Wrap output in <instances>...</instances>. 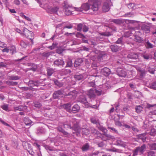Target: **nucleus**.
Segmentation results:
<instances>
[{
  "mask_svg": "<svg viewBox=\"0 0 156 156\" xmlns=\"http://www.w3.org/2000/svg\"><path fill=\"white\" fill-rule=\"evenodd\" d=\"M64 128H72L76 133V135H78L81 130L83 134L87 135L89 133L90 131L87 129L82 128L81 129L79 126L78 122L75 119H72L70 124H65L64 125Z\"/></svg>",
  "mask_w": 156,
  "mask_h": 156,
  "instance_id": "nucleus-1",
  "label": "nucleus"
},
{
  "mask_svg": "<svg viewBox=\"0 0 156 156\" xmlns=\"http://www.w3.org/2000/svg\"><path fill=\"white\" fill-rule=\"evenodd\" d=\"M67 93L64 90H60L55 91L53 94V97L54 98L56 99L58 98L61 95H63L64 93L66 96H71V98L74 99L77 96V92L75 90H73Z\"/></svg>",
  "mask_w": 156,
  "mask_h": 156,
  "instance_id": "nucleus-2",
  "label": "nucleus"
},
{
  "mask_svg": "<svg viewBox=\"0 0 156 156\" xmlns=\"http://www.w3.org/2000/svg\"><path fill=\"white\" fill-rule=\"evenodd\" d=\"M78 101L84 105L86 108L91 107L94 108H97V106L95 105H90L87 101L85 96L83 95L80 96L78 98Z\"/></svg>",
  "mask_w": 156,
  "mask_h": 156,
  "instance_id": "nucleus-3",
  "label": "nucleus"
},
{
  "mask_svg": "<svg viewBox=\"0 0 156 156\" xmlns=\"http://www.w3.org/2000/svg\"><path fill=\"white\" fill-rule=\"evenodd\" d=\"M88 2L91 6L90 9L94 11H96L98 10L100 4L98 0H88Z\"/></svg>",
  "mask_w": 156,
  "mask_h": 156,
  "instance_id": "nucleus-4",
  "label": "nucleus"
},
{
  "mask_svg": "<svg viewBox=\"0 0 156 156\" xmlns=\"http://www.w3.org/2000/svg\"><path fill=\"white\" fill-rule=\"evenodd\" d=\"M23 34L28 38L31 40L32 44H33V39L34 38V34L33 33L28 30L27 29L24 28L23 30Z\"/></svg>",
  "mask_w": 156,
  "mask_h": 156,
  "instance_id": "nucleus-5",
  "label": "nucleus"
},
{
  "mask_svg": "<svg viewBox=\"0 0 156 156\" xmlns=\"http://www.w3.org/2000/svg\"><path fill=\"white\" fill-rule=\"evenodd\" d=\"M146 148V145L143 144L141 147H136L133 151V156H136L138 154V153L140 154H143L145 151Z\"/></svg>",
  "mask_w": 156,
  "mask_h": 156,
  "instance_id": "nucleus-6",
  "label": "nucleus"
},
{
  "mask_svg": "<svg viewBox=\"0 0 156 156\" xmlns=\"http://www.w3.org/2000/svg\"><path fill=\"white\" fill-rule=\"evenodd\" d=\"M138 33H140L139 31H136L135 28L131 27L130 30L129 31L126 33V35L128 37L129 36H131L132 34H137Z\"/></svg>",
  "mask_w": 156,
  "mask_h": 156,
  "instance_id": "nucleus-7",
  "label": "nucleus"
},
{
  "mask_svg": "<svg viewBox=\"0 0 156 156\" xmlns=\"http://www.w3.org/2000/svg\"><path fill=\"white\" fill-rule=\"evenodd\" d=\"M87 94L91 99H94L96 96L94 89H90L87 91Z\"/></svg>",
  "mask_w": 156,
  "mask_h": 156,
  "instance_id": "nucleus-8",
  "label": "nucleus"
},
{
  "mask_svg": "<svg viewBox=\"0 0 156 156\" xmlns=\"http://www.w3.org/2000/svg\"><path fill=\"white\" fill-rule=\"evenodd\" d=\"M117 72L118 75L119 76L124 77L126 76V72L125 70L120 68L118 69Z\"/></svg>",
  "mask_w": 156,
  "mask_h": 156,
  "instance_id": "nucleus-9",
  "label": "nucleus"
},
{
  "mask_svg": "<svg viewBox=\"0 0 156 156\" xmlns=\"http://www.w3.org/2000/svg\"><path fill=\"white\" fill-rule=\"evenodd\" d=\"M127 57L132 59H137L138 58V55L137 53H132L129 54Z\"/></svg>",
  "mask_w": 156,
  "mask_h": 156,
  "instance_id": "nucleus-10",
  "label": "nucleus"
},
{
  "mask_svg": "<svg viewBox=\"0 0 156 156\" xmlns=\"http://www.w3.org/2000/svg\"><path fill=\"white\" fill-rule=\"evenodd\" d=\"M64 64V62L62 59H58L54 62V64L55 66H63Z\"/></svg>",
  "mask_w": 156,
  "mask_h": 156,
  "instance_id": "nucleus-11",
  "label": "nucleus"
},
{
  "mask_svg": "<svg viewBox=\"0 0 156 156\" xmlns=\"http://www.w3.org/2000/svg\"><path fill=\"white\" fill-rule=\"evenodd\" d=\"M89 3H84L81 6L82 9V11L84 10L87 11L90 8V6L89 5Z\"/></svg>",
  "mask_w": 156,
  "mask_h": 156,
  "instance_id": "nucleus-12",
  "label": "nucleus"
},
{
  "mask_svg": "<svg viewBox=\"0 0 156 156\" xmlns=\"http://www.w3.org/2000/svg\"><path fill=\"white\" fill-rule=\"evenodd\" d=\"M103 11L105 12H107L110 9L109 6L108 2H105L102 7Z\"/></svg>",
  "mask_w": 156,
  "mask_h": 156,
  "instance_id": "nucleus-13",
  "label": "nucleus"
},
{
  "mask_svg": "<svg viewBox=\"0 0 156 156\" xmlns=\"http://www.w3.org/2000/svg\"><path fill=\"white\" fill-rule=\"evenodd\" d=\"M102 72L103 74L105 76H108L111 73L110 69L107 67L104 68L102 70Z\"/></svg>",
  "mask_w": 156,
  "mask_h": 156,
  "instance_id": "nucleus-14",
  "label": "nucleus"
},
{
  "mask_svg": "<svg viewBox=\"0 0 156 156\" xmlns=\"http://www.w3.org/2000/svg\"><path fill=\"white\" fill-rule=\"evenodd\" d=\"M58 9V7H50L49 9L50 12L56 14L57 11Z\"/></svg>",
  "mask_w": 156,
  "mask_h": 156,
  "instance_id": "nucleus-15",
  "label": "nucleus"
},
{
  "mask_svg": "<svg viewBox=\"0 0 156 156\" xmlns=\"http://www.w3.org/2000/svg\"><path fill=\"white\" fill-rule=\"evenodd\" d=\"M141 29L146 33H149L150 31V27L145 24L142 25Z\"/></svg>",
  "mask_w": 156,
  "mask_h": 156,
  "instance_id": "nucleus-16",
  "label": "nucleus"
},
{
  "mask_svg": "<svg viewBox=\"0 0 156 156\" xmlns=\"http://www.w3.org/2000/svg\"><path fill=\"white\" fill-rule=\"evenodd\" d=\"M116 142L118 145L122 146L123 147H125L126 146V143L122 140L119 138H118L116 139Z\"/></svg>",
  "mask_w": 156,
  "mask_h": 156,
  "instance_id": "nucleus-17",
  "label": "nucleus"
},
{
  "mask_svg": "<svg viewBox=\"0 0 156 156\" xmlns=\"http://www.w3.org/2000/svg\"><path fill=\"white\" fill-rule=\"evenodd\" d=\"M89 129L91 133L97 134L98 136H100L101 135V134L94 128H90Z\"/></svg>",
  "mask_w": 156,
  "mask_h": 156,
  "instance_id": "nucleus-18",
  "label": "nucleus"
},
{
  "mask_svg": "<svg viewBox=\"0 0 156 156\" xmlns=\"http://www.w3.org/2000/svg\"><path fill=\"white\" fill-rule=\"evenodd\" d=\"M83 62L82 58H78L76 59L74 62V66L75 67H77L80 66Z\"/></svg>",
  "mask_w": 156,
  "mask_h": 156,
  "instance_id": "nucleus-19",
  "label": "nucleus"
},
{
  "mask_svg": "<svg viewBox=\"0 0 156 156\" xmlns=\"http://www.w3.org/2000/svg\"><path fill=\"white\" fill-rule=\"evenodd\" d=\"M99 34L102 36H104L106 37H109L112 35V32L108 31H107L105 32L99 33Z\"/></svg>",
  "mask_w": 156,
  "mask_h": 156,
  "instance_id": "nucleus-20",
  "label": "nucleus"
},
{
  "mask_svg": "<svg viewBox=\"0 0 156 156\" xmlns=\"http://www.w3.org/2000/svg\"><path fill=\"white\" fill-rule=\"evenodd\" d=\"M57 129L58 131L63 133L64 135L67 136L69 135V134L68 133L65 131L62 128L60 127H58L57 128Z\"/></svg>",
  "mask_w": 156,
  "mask_h": 156,
  "instance_id": "nucleus-21",
  "label": "nucleus"
},
{
  "mask_svg": "<svg viewBox=\"0 0 156 156\" xmlns=\"http://www.w3.org/2000/svg\"><path fill=\"white\" fill-rule=\"evenodd\" d=\"M80 109V107L77 104H76L73 106L72 108V110L71 111L73 113H76L78 112Z\"/></svg>",
  "mask_w": 156,
  "mask_h": 156,
  "instance_id": "nucleus-22",
  "label": "nucleus"
},
{
  "mask_svg": "<svg viewBox=\"0 0 156 156\" xmlns=\"http://www.w3.org/2000/svg\"><path fill=\"white\" fill-rule=\"evenodd\" d=\"M110 48L113 52L117 51L119 49V47L115 44L111 45Z\"/></svg>",
  "mask_w": 156,
  "mask_h": 156,
  "instance_id": "nucleus-23",
  "label": "nucleus"
},
{
  "mask_svg": "<svg viewBox=\"0 0 156 156\" xmlns=\"http://www.w3.org/2000/svg\"><path fill=\"white\" fill-rule=\"evenodd\" d=\"M47 74L49 76H51L55 72L54 69L50 68H47Z\"/></svg>",
  "mask_w": 156,
  "mask_h": 156,
  "instance_id": "nucleus-24",
  "label": "nucleus"
},
{
  "mask_svg": "<svg viewBox=\"0 0 156 156\" xmlns=\"http://www.w3.org/2000/svg\"><path fill=\"white\" fill-rule=\"evenodd\" d=\"M71 104L69 103L64 105L63 107L68 112H71L72 111L71 109Z\"/></svg>",
  "mask_w": 156,
  "mask_h": 156,
  "instance_id": "nucleus-25",
  "label": "nucleus"
},
{
  "mask_svg": "<svg viewBox=\"0 0 156 156\" xmlns=\"http://www.w3.org/2000/svg\"><path fill=\"white\" fill-rule=\"evenodd\" d=\"M145 133H143L137 136V137L139 139H141L143 142L146 141V136Z\"/></svg>",
  "mask_w": 156,
  "mask_h": 156,
  "instance_id": "nucleus-26",
  "label": "nucleus"
},
{
  "mask_svg": "<svg viewBox=\"0 0 156 156\" xmlns=\"http://www.w3.org/2000/svg\"><path fill=\"white\" fill-rule=\"evenodd\" d=\"M24 121L25 124L27 126H30L32 123L31 121L27 117L24 118Z\"/></svg>",
  "mask_w": 156,
  "mask_h": 156,
  "instance_id": "nucleus-27",
  "label": "nucleus"
},
{
  "mask_svg": "<svg viewBox=\"0 0 156 156\" xmlns=\"http://www.w3.org/2000/svg\"><path fill=\"white\" fill-rule=\"evenodd\" d=\"M29 83L30 84H33V85H32L31 87L33 86H36L38 87L40 85V83L38 82V81H33V80H30L29 81Z\"/></svg>",
  "mask_w": 156,
  "mask_h": 156,
  "instance_id": "nucleus-28",
  "label": "nucleus"
},
{
  "mask_svg": "<svg viewBox=\"0 0 156 156\" xmlns=\"http://www.w3.org/2000/svg\"><path fill=\"white\" fill-rule=\"evenodd\" d=\"M90 146L88 143L85 144H84L82 148V150L83 151H87L89 148Z\"/></svg>",
  "mask_w": 156,
  "mask_h": 156,
  "instance_id": "nucleus-29",
  "label": "nucleus"
},
{
  "mask_svg": "<svg viewBox=\"0 0 156 156\" xmlns=\"http://www.w3.org/2000/svg\"><path fill=\"white\" fill-rule=\"evenodd\" d=\"M74 77L77 80H80L83 78V76L82 74L76 75L74 76Z\"/></svg>",
  "mask_w": 156,
  "mask_h": 156,
  "instance_id": "nucleus-30",
  "label": "nucleus"
},
{
  "mask_svg": "<svg viewBox=\"0 0 156 156\" xmlns=\"http://www.w3.org/2000/svg\"><path fill=\"white\" fill-rule=\"evenodd\" d=\"M148 145L151 149L156 150V143L148 144Z\"/></svg>",
  "mask_w": 156,
  "mask_h": 156,
  "instance_id": "nucleus-31",
  "label": "nucleus"
},
{
  "mask_svg": "<svg viewBox=\"0 0 156 156\" xmlns=\"http://www.w3.org/2000/svg\"><path fill=\"white\" fill-rule=\"evenodd\" d=\"M73 12V11L70 10V9H66L65 10V14L69 16L72 14H74V13Z\"/></svg>",
  "mask_w": 156,
  "mask_h": 156,
  "instance_id": "nucleus-32",
  "label": "nucleus"
},
{
  "mask_svg": "<svg viewBox=\"0 0 156 156\" xmlns=\"http://www.w3.org/2000/svg\"><path fill=\"white\" fill-rule=\"evenodd\" d=\"M146 47L147 48H153L154 47V45L151 43L149 41H147L146 43Z\"/></svg>",
  "mask_w": 156,
  "mask_h": 156,
  "instance_id": "nucleus-33",
  "label": "nucleus"
},
{
  "mask_svg": "<svg viewBox=\"0 0 156 156\" xmlns=\"http://www.w3.org/2000/svg\"><path fill=\"white\" fill-rule=\"evenodd\" d=\"M54 82L55 84L59 87H61L63 85V83L60 82L57 80H55Z\"/></svg>",
  "mask_w": 156,
  "mask_h": 156,
  "instance_id": "nucleus-34",
  "label": "nucleus"
},
{
  "mask_svg": "<svg viewBox=\"0 0 156 156\" xmlns=\"http://www.w3.org/2000/svg\"><path fill=\"white\" fill-rule=\"evenodd\" d=\"M20 78V77L18 76H9L8 78L9 79L12 80H16L19 79Z\"/></svg>",
  "mask_w": 156,
  "mask_h": 156,
  "instance_id": "nucleus-35",
  "label": "nucleus"
},
{
  "mask_svg": "<svg viewBox=\"0 0 156 156\" xmlns=\"http://www.w3.org/2000/svg\"><path fill=\"white\" fill-rule=\"evenodd\" d=\"M142 56L144 59L148 60L150 58V55L149 54L147 53L146 54H143L142 55Z\"/></svg>",
  "mask_w": 156,
  "mask_h": 156,
  "instance_id": "nucleus-36",
  "label": "nucleus"
},
{
  "mask_svg": "<svg viewBox=\"0 0 156 156\" xmlns=\"http://www.w3.org/2000/svg\"><path fill=\"white\" fill-rule=\"evenodd\" d=\"M149 86L150 88L156 90V81L150 84Z\"/></svg>",
  "mask_w": 156,
  "mask_h": 156,
  "instance_id": "nucleus-37",
  "label": "nucleus"
},
{
  "mask_svg": "<svg viewBox=\"0 0 156 156\" xmlns=\"http://www.w3.org/2000/svg\"><path fill=\"white\" fill-rule=\"evenodd\" d=\"M90 120L91 122L93 124H96L99 122L98 120L95 117L91 118Z\"/></svg>",
  "mask_w": 156,
  "mask_h": 156,
  "instance_id": "nucleus-38",
  "label": "nucleus"
},
{
  "mask_svg": "<svg viewBox=\"0 0 156 156\" xmlns=\"http://www.w3.org/2000/svg\"><path fill=\"white\" fill-rule=\"evenodd\" d=\"M44 132V129L42 128H38L37 129V134H41L43 133Z\"/></svg>",
  "mask_w": 156,
  "mask_h": 156,
  "instance_id": "nucleus-39",
  "label": "nucleus"
},
{
  "mask_svg": "<svg viewBox=\"0 0 156 156\" xmlns=\"http://www.w3.org/2000/svg\"><path fill=\"white\" fill-rule=\"evenodd\" d=\"M136 112L139 113L142 110V107L140 105L137 106L136 108Z\"/></svg>",
  "mask_w": 156,
  "mask_h": 156,
  "instance_id": "nucleus-40",
  "label": "nucleus"
},
{
  "mask_svg": "<svg viewBox=\"0 0 156 156\" xmlns=\"http://www.w3.org/2000/svg\"><path fill=\"white\" fill-rule=\"evenodd\" d=\"M135 39L136 41L139 42H140L142 41V39L141 37L137 36V34L135 35Z\"/></svg>",
  "mask_w": 156,
  "mask_h": 156,
  "instance_id": "nucleus-41",
  "label": "nucleus"
},
{
  "mask_svg": "<svg viewBox=\"0 0 156 156\" xmlns=\"http://www.w3.org/2000/svg\"><path fill=\"white\" fill-rule=\"evenodd\" d=\"M72 9L73 10V12L74 11H76L77 12L82 11V9L81 7L80 8L73 7L72 8Z\"/></svg>",
  "mask_w": 156,
  "mask_h": 156,
  "instance_id": "nucleus-42",
  "label": "nucleus"
},
{
  "mask_svg": "<svg viewBox=\"0 0 156 156\" xmlns=\"http://www.w3.org/2000/svg\"><path fill=\"white\" fill-rule=\"evenodd\" d=\"M23 110V107L22 106H20L18 107H15L14 108V111L16 112L17 110L20 111H22Z\"/></svg>",
  "mask_w": 156,
  "mask_h": 156,
  "instance_id": "nucleus-43",
  "label": "nucleus"
},
{
  "mask_svg": "<svg viewBox=\"0 0 156 156\" xmlns=\"http://www.w3.org/2000/svg\"><path fill=\"white\" fill-rule=\"evenodd\" d=\"M112 21L117 24L121 23L122 22V21L121 20L119 19H113Z\"/></svg>",
  "mask_w": 156,
  "mask_h": 156,
  "instance_id": "nucleus-44",
  "label": "nucleus"
},
{
  "mask_svg": "<svg viewBox=\"0 0 156 156\" xmlns=\"http://www.w3.org/2000/svg\"><path fill=\"white\" fill-rule=\"evenodd\" d=\"M63 7L66 9L70 7V6L68 4L67 2L65 1L64 3Z\"/></svg>",
  "mask_w": 156,
  "mask_h": 156,
  "instance_id": "nucleus-45",
  "label": "nucleus"
},
{
  "mask_svg": "<svg viewBox=\"0 0 156 156\" xmlns=\"http://www.w3.org/2000/svg\"><path fill=\"white\" fill-rule=\"evenodd\" d=\"M3 110L6 111H8V105H5L1 106Z\"/></svg>",
  "mask_w": 156,
  "mask_h": 156,
  "instance_id": "nucleus-46",
  "label": "nucleus"
},
{
  "mask_svg": "<svg viewBox=\"0 0 156 156\" xmlns=\"http://www.w3.org/2000/svg\"><path fill=\"white\" fill-rule=\"evenodd\" d=\"M67 67H70L72 66V61L71 59L69 60L67 62Z\"/></svg>",
  "mask_w": 156,
  "mask_h": 156,
  "instance_id": "nucleus-47",
  "label": "nucleus"
},
{
  "mask_svg": "<svg viewBox=\"0 0 156 156\" xmlns=\"http://www.w3.org/2000/svg\"><path fill=\"white\" fill-rule=\"evenodd\" d=\"M111 151L113 152H117L119 153H121L122 152V150L116 148H113L111 149Z\"/></svg>",
  "mask_w": 156,
  "mask_h": 156,
  "instance_id": "nucleus-48",
  "label": "nucleus"
},
{
  "mask_svg": "<svg viewBox=\"0 0 156 156\" xmlns=\"http://www.w3.org/2000/svg\"><path fill=\"white\" fill-rule=\"evenodd\" d=\"M21 46L23 48H25L27 46V44L24 41H21L20 43Z\"/></svg>",
  "mask_w": 156,
  "mask_h": 156,
  "instance_id": "nucleus-49",
  "label": "nucleus"
},
{
  "mask_svg": "<svg viewBox=\"0 0 156 156\" xmlns=\"http://www.w3.org/2000/svg\"><path fill=\"white\" fill-rule=\"evenodd\" d=\"M77 37H80L82 38H84V36L81 33H78L76 35Z\"/></svg>",
  "mask_w": 156,
  "mask_h": 156,
  "instance_id": "nucleus-50",
  "label": "nucleus"
},
{
  "mask_svg": "<svg viewBox=\"0 0 156 156\" xmlns=\"http://www.w3.org/2000/svg\"><path fill=\"white\" fill-rule=\"evenodd\" d=\"M7 46L6 44H5L4 42L0 41V47L1 48H5Z\"/></svg>",
  "mask_w": 156,
  "mask_h": 156,
  "instance_id": "nucleus-51",
  "label": "nucleus"
},
{
  "mask_svg": "<svg viewBox=\"0 0 156 156\" xmlns=\"http://www.w3.org/2000/svg\"><path fill=\"white\" fill-rule=\"evenodd\" d=\"M51 54V52H44L43 53V56L45 57H48Z\"/></svg>",
  "mask_w": 156,
  "mask_h": 156,
  "instance_id": "nucleus-52",
  "label": "nucleus"
},
{
  "mask_svg": "<svg viewBox=\"0 0 156 156\" xmlns=\"http://www.w3.org/2000/svg\"><path fill=\"white\" fill-rule=\"evenodd\" d=\"M6 83L7 84H12L14 85H16L17 84V83L16 82H11L9 81H7Z\"/></svg>",
  "mask_w": 156,
  "mask_h": 156,
  "instance_id": "nucleus-53",
  "label": "nucleus"
},
{
  "mask_svg": "<svg viewBox=\"0 0 156 156\" xmlns=\"http://www.w3.org/2000/svg\"><path fill=\"white\" fill-rule=\"evenodd\" d=\"M104 135H105V137L108 139V140H109L110 139H112L113 138V136H112L111 135L107 134H105Z\"/></svg>",
  "mask_w": 156,
  "mask_h": 156,
  "instance_id": "nucleus-54",
  "label": "nucleus"
},
{
  "mask_svg": "<svg viewBox=\"0 0 156 156\" xmlns=\"http://www.w3.org/2000/svg\"><path fill=\"white\" fill-rule=\"evenodd\" d=\"M99 137H100L103 140L106 141L108 140V139L105 137L104 135H102L101 134V135Z\"/></svg>",
  "mask_w": 156,
  "mask_h": 156,
  "instance_id": "nucleus-55",
  "label": "nucleus"
},
{
  "mask_svg": "<svg viewBox=\"0 0 156 156\" xmlns=\"http://www.w3.org/2000/svg\"><path fill=\"white\" fill-rule=\"evenodd\" d=\"M82 24H79L78 25L77 29V30L80 31L81 30L82 28Z\"/></svg>",
  "mask_w": 156,
  "mask_h": 156,
  "instance_id": "nucleus-56",
  "label": "nucleus"
},
{
  "mask_svg": "<svg viewBox=\"0 0 156 156\" xmlns=\"http://www.w3.org/2000/svg\"><path fill=\"white\" fill-rule=\"evenodd\" d=\"M94 92L95 93H96L98 95H101V91H99L96 89H94Z\"/></svg>",
  "mask_w": 156,
  "mask_h": 156,
  "instance_id": "nucleus-57",
  "label": "nucleus"
},
{
  "mask_svg": "<svg viewBox=\"0 0 156 156\" xmlns=\"http://www.w3.org/2000/svg\"><path fill=\"white\" fill-rule=\"evenodd\" d=\"M115 124L116 125L119 126H122L121 123L119 121H115Z\"/></svg>",
  "mask_w": 156,
  "mask_h": 156,
  "instance_id": "nucleus-58",
  "label": "nucleus"
},
{
  "mask_svg": "<svg viewBox=\"0 0 156 156\" xmlns=\"http://www.w3.org/2000/svg\"><path fill=\"white\" fill-rule=\"evenodd\" d=\"M2 51L3 52H6L8 53L9 51V49L8 47H5V48L2 50Z\"/></svg>",
  "mask_w": 156,
  "mask_h": 156,
  "instance_id": "nucleus-59",
  "label": "nucleus"
},
{
  "mask_svg": "<svg viewBox=\"0 0 156 156\" xmlns=\"http://www.w3.org/2000/svg\"><path fill=\"white\" fill-rule=\"evenodd\" d=\"M154 152L153 151H150L148 152V156H154Z\"/></svg>",
  "mask_w": 156,
  "mask_h": 156,
  "instance_id": "nucleus-60",
  "label": "nucleus"
},
{
  "mask_svg": "<svg viewBox=\"0 0 156 156\" xmlns=\"http://www.w3.org/2000/svg\"><path fill=\"white\" fill-rule=\"evenodd\" d=\"M7 64L6 63L3 62H0V68L3 67H6Z\"/></svg>",
  "mask_w": 156,
  "mask_h": 156,
  "instance_id": "nucleus-61",
  "label": "nucleus"
},
{
  "mask_svg": "<svg viewBox=\"0 0 156 156\" xmlns=\"http://www.w3.org/2000/svg\"><path fill=\"white\" fill-rule=\"evenodd\" d=\"M83 31L86 32L88 30V28L87 26L84 25L83 27Z\"/></svg>",
  "mask_w": 156,
  "mask_h": 156,
  "instance_id": "nucleus-62",
  "label": "nucleus"
},
{
  "mask_svg": "<svg viewBox=\"0 0 156 156\" xmlns=\"http://www.w3.org/2000/svg\"><path fill=\"white\" fill-rule=\"evenodd\" d=\"M73 27V25L71 24H70L69 25L66 26L65 27H64V28L71 29Z\"/></svg>",
  "mask_w": 156,
  "mask_h": 156,
  "instance_id": "nucleus-63",
  "label": "nucleus"
},
{
  "mask_svg": "<svg viewBox=\"0 0 156 156\" xmlns=\"http://www.w3.org/2000/svg\"><path fill=\"white\" fill-rule=\"evenodd\" d=\"M95 85V83L94 82H91L88 83V86L90 87H94Z\"/></svg>",
  "mask_w": 156,
  "mask_h": 156,
  "instance_id": "nucleus-64",
  "label": "nucleus"
}]
</instances>
